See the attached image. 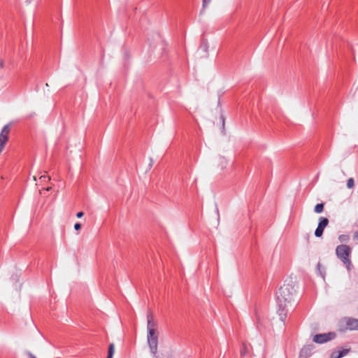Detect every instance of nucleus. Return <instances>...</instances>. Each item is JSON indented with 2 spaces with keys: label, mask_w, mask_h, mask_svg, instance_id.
<instances>
[{
  "label": "nucleus",
  "mask_w": 358,
  "mask_h": 358,
  "mask_svg": "<svg viewBox=\"0 0 358 358\" xmlns=\"http://www.w3.org/2000/svg\"><path fill=\"white\" fill-rule=\"evenodd\" d=\"M355 186V180L352 178H350L347 181V187L349 189L353 188Z\"/></svg>",
  "instance_id": "obj_13"
},
{
  "label": "nucleus",
  "mask_w": 358,
  "mask_h": 358,
  "mask_svg": "<svg viewBox=\"0 0 358 358\" xmlns=\"http://www.w3.org/2000/svg\"><path fill=\"white\" fill-rule=\"evenodd\" d=\"M84 215V213L80 211V212H78L77 214H76V217L78 218H81Z\"/></svg>",
  "instance_id": "obj_19"
},
{
  "label": "nucleus",
  "mask_w": 358,
  "mask_h": 358,
  "mask_svg": "<svg viewBox=\"0 0 358 358\" xmlns=\"http://www.w3.org/2000/svg\"><path fill=\"white\" fill-rule=\"evenodd\" d=\"M210 1L211 0H202L203 9H205L208 6Z\"/></svg>",
  "instance_id": "obj_16"
},
{
  "label": "nucleus",
  "mask_w": 358,
  "mask_h": 358,
  "mask_svg": "<svg viewBox=\"0 0 358 358\" xmlns=\"http://www.w3.org/2000/svg\"><path fill=\"white\" fill-rule=\"evenodd\" d=\"M82 225H74V229L76 231H78L81 228Z\"/></svg>",
  "instance_id": "obj_21"
},
{
  "label": "nucleus",
  "mask_w": 358,
  "mask_h": 358,
  "mask_svg": "<svg viewBox=\"0 0 358 358\" xmlns=\"http://www.w3.org/2000/svg\"><path fill=\"white\" fill-rule=\"evenodd\" d=\"M248 353V347L245 345V344H243L242 345V349L241 350V357H245Z\"/></svg>",
  "instance_id": "obj_12"
},
{
  "label": "nucleus",
  "mask_w": 358,
  "mask_h": 358,
  "mask_svg": "<svg viewBox=\"0 0 358 358\" xmlns=\"http://www.w3.org/2000/svg\"><path fill=\"white\" fill-rule=\"evenodd\" d=\"M353 238L356 241H358V231H356L353 234Z\"/></svg>",
  "instance_id": "obj_20"
},
{
  "label": "nucleus",
  "mask_w": 358,
  "mask_h": 358,
  "mask_svg": "<svg viewBox=\"0 0 358 358\" xmlns=\"http://www.w3.org/2000/svg\"><path fill=\"white\" fill-rule=\"evenodd\" d=\"M342 322L343 325V329L345 330H358V319L347 317L344 318Z\"/></svg>",
  "instance_id": "obj_4"
},
{
  "label": "nucleus",
  "mask_w": 358,
  "mask_h": 358,
  "mask_svg": "<svg viewBox=\"0 0 358 358\" xmlns=\"http://www.w3.org/2000/svg\"><path fill=\"white\" fill-rule=\"evenodd\" d=\"M338 239L341 243H348L350 240V236L348 235L342 234L339 236Z\"/></svg>",
  "instance_id": "obj_11"
},
{
  "label": "nucleus",
  "mask_w": 358,
  "mask_h": 358,
  "mask_svg": "<svg viewBox=\"0 0 358 358\" xmlns=\"http://www.w3.org/2000/svg\"><path fill=\"white\" fill-rule=\"evenodd\" d=\"M324 203H317L314 208V211L316 213H321L324 210Z\"/></svg>",
  "instance_id": "obj_10"
},
{
  "label": "nucleus",
  "mask_w": 358,
  "mask_h": 358,
  "mask_svg": "<svg viewBox=\"0 0 358 358\" xmlns=\"http://www.w3.org/2000/svg\"><path fill=\"white\" fill-rule=\"evenodd\" d=\"M28 1H29V2H30L31 0H28Z\"/></svg>",
  "instance_id": "obj_24"
},
{
  "label": "nucleus",
  "mask_w": 358,
  "mask_h": 358,
  "mask_svg": "<svg viewBox=\"0 0 358 358\" xmlns=\"http://www.w3.org/2000/svg\"><path fill=\"white\" fill-rule=\"evenodd\" d=\"M331 358H341V355H338L337 352H334L331 355Z\"/></svg>",
  "instance_id": "obj_17"
},
{
  "label": "nucleus",
  "mask_w": 358,
  "mask_h": 358,
  "mask_svg": "<svg viewBox=\"0 0 358 358\" xmlns=\"http://www.w3.org/2000/svg\"><path fill=\"white\" fill-rule=\"evenodd\" d=\"M43 178H45V176H41V179H43Z\"/></svg>",
  "instance_id": "obj_23"
},
{
  "label": "nucleus",
  "mask_w": 358,
  "mask_h": 358,
  "mask_svg": "<svg viewBox=\"0 0 358 358\" xmlns=\"http://www.w3.org/2000/svg\"><path fill=\"white\" fill-rule=\"evenodd\" d=\"M3 66H4L3 61L2 59H1L0 60V69L3 68Z\"/></svg>",
  "instance_id": "obj_22"
},
{
  "label": "nucleus",
  "mask_w": 358,
  "mask_h": 358,
  "mask_svg": "<svg viewBox=\"0 0 358 358\" xmlns=\"http://www.w3.org/2000/svg\"><path fill=\"white\" fill-rule=\"evenodd\" d=\"M350 252V248L345 244L337 246L336 249V253L337 257L347 266L348 269H350L351 266V261L349 258Z\"/></svg>",
  "instance_id": "obj_3"
},
{
  "label": "nucleus",
  "mask_w": 358,
  "mask_h": 358,
  "mask_svg": "<svg viewBox=\"0 0 358 358\" xmlns=\"http://www.w3.org/2000/svg\"><path fill=\"white\" fill-rule=\"evenodd\" d=\"M318 224H329V220L327 217H321L319 219Z\"/></svg>",
  "instance_id": "obj_15"
},
{
  "label": "nucleus",
  "mask_w": 358,
  "mask_h": 358,
  "mask_svg": "<svg viewBox=\"0 0 358 358\" xmlns=\"http://www.w3.org/2000/svg\"><path fill=\"white\" fill-rule=\"evenodd\" d=\"M8 141V137L0 134V154L1 153L6 143Z\"/></svg>",
  "instance_id": "obj_7"
},
{
  "label": "nucleus",
  "mask_w": 358,
  "mask_h": 358,
  "mask_svg": "<svg viewBox=\"0 0 358 358\" xmlns=\"http://www.w3.org/2000/svg\"><path fill=\"white\" fill-rule=\"evenodd\" d=\"M349 351H350L349 349H343L342 350L338 351L337 352H338V355H341V358L343 356H345L349 352Z\"/></svg>",
  "instance_id": "obj_14"
},
{
  "label": "nucleus",
  "mask_w": 358,
  "mask_h": 358,
  "mask_svg": "<svg viewBox=\"0 0 358 358\" xmlns=\"http://www.w3.org/2000/svg\"><path fill=\"white\" fill-rule=\"evenodd\" d=\"M296 293V282L292 278L285 280L277 293V303L280 308L287 307L294 300Z\"/></svg>",
  "instance_id": "obj_1"
},
{
  "label": "nucleus",
  "mask_w": 358,
  "mask_h": 358,
  "mask_svg": "<svg viewBox=\"0 0 358 358\" xmlns=\"http://www.w3.org/2000/svg\"><path fill=\"white\" fill-rule=\"evenodd\" d=\"M10 131V124H7L3 126V127L1 129V131L0 134L1 136L8 137Z\"/></svg>",
  "instance_id": "obj_6"
},
{
  "label": "nucleus",
  "mask_w": 358,
  "mask_h": 358,
  "mask_svg": "<svg viewBox=\"0 0 358 358\" xmlns=\"http://www.w3.org/2000/svg\"><path fill=\"white\" fill-rule=\"evenodd\" d=\"M27 354L29 358H38L33 353H31V352H27Z\"/></svg>",
  "instance_id": "obj_18"
},
{
  "label": "nucleus",
  "mask_w": 358,
  "mask_h": 358,
  "mask_svg": "<svg viewBox=\"0 0 358 358\" xmlns=\"http://www.w3.org/2000/svg\"><path fill=\"white\" fill-rule=\"evenodd\" d=\"M327 225H318L317 228L316 229L315 231V235L317 237H320L322 235V233L324 231V227Z\"/></svg>",
  "instance_id": "obj_8"
},
{
  "label": "nucleus",
  "mask_w": 358,
  "mask_h": 358,
  "mask_svg": "<svg viewBox=\"0 0 358 358\" xmlns=\"http://www.w3.org/2000/svg\"><path fill=\"white\" fill-rule=\"evenodd\" d=\"M114 353L115 345L113 343H110L108 348V356L106 358H113Z\"/></svg>",
  "instance_id": "obj_9"
},
{
  "label": "nucleus",
  "mask_w": 358,
  "mask_h": 358,
  "mask_svg": "<svg viewBox=\"0 0 358 358\" xmlns=\"http://www.w3.org/2000/svg\"><path fill=\"white\" fill-rule=\"evenodd\" d=\"M147 342L150 349L151 353L155 355L158 349L159 331L157 330V323L154 320V316L151 310L147 313Z\"/></svg>",
  "instance_id": "obj_2"
},
{
  "label": "nucleus",
  "mask_w": 358,
  "mask_h": 358,
  "mask_svg": "<svg viewBox=\"0 0 358 358\" xmlns=\"http://www.w3.org/2000/svg\"><path fill=\"white\" fill-rule=\"evenodd\" d=\"M336 336L334 333L316 334L313 337V341L317 343H324L334 339Z\"/></svg>",
  "instance_id": "obj_5"
}]
</instances>
